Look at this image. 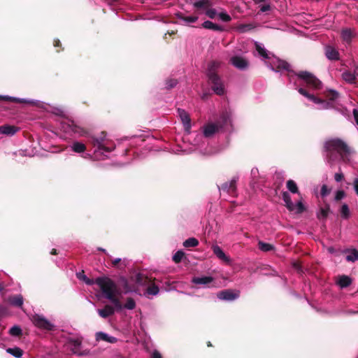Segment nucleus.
Segmentation results:
<instances>
[{"mask_svg": "<svg viewBox=\"0 0 358 358\" xmlns=\"http://www.w3.org/2000/svg\"><path fill=\"white\" fill-rule=\"evenodd\" d=\"M231 112L229 110H226L222 113L217 123L211 122L204 125L203 127V135L197 134L196 136V150H198L199 152L203 155H212L213 153L212 151L207 150L206 149L203 150L199 143L202 140L203 136L206 138L212 137L216 132L219 131L220 129L226 127L228 124H231Z\"/></svg>", "mask_w": 358, "mask_h": 358, "instance_id": "1", "label": "nucleus"}, {"mask_svg": "<svg viewBox=\"0 0 358 358\" xmlns=\"http://www.w3.org/2000/svg\"><path fill=\"white\" fill-rule=\"evenodd\" d=\"M326 157L329 162L338 159L344 162L350 161V150L347 145L341 140L333 138L327 141L324 143Z\"/></svg>", "mask_w": 358, "mask_h": 358, "instance_id": "2", "label": "nucleus"}, {"mask_svg": "<svg viewBox=\"0 0 358 358\" xmlns=\"http://www.w3.org/2000/svg\"><path fill=\"white\" fill-rule=\"evenodd\" d=\"M255 48L258 54L264 59H267L269 61L266 62V64L272 70L278 72L280 70L283 69L288 71V77L289 82H292L294 76L292 74L289 69V64L285 61L280 60L274 57L270 52L265 48L263 44L255 42Z\"/></svg>", "mask_w": 358, "mask_h": 358, "instance_id": "3", "label": "nucleus"}, {"mask_svg": "<svg viewBox=\"0 0 358 358\" xmlns=\"http://www.w3.org/2000/svg\"><path fill=\"white\" fill-rule=\"evenodd\" d=\"M92 143L93 146L96 148L94 150L96 157H98L99 155L110 153L115 148L114 142L109 139L104 132L93 136Z\"/></svg>", "mask_w": 358, "mask_h": 358, "instance_id": "4", "label": "nucleus"}, {"mask_svg": "<svg viewBox=\"0 0 358 358\" xmlns=\"http://www.w3.org/2000/svg\"><path fill=\"white\" fill-rule=\"evenodd\" d=\"M221 66V62L218 61H212L208 64V76L210 83L213 84V90L218 95H222L224 92V88L220 77L215 73V70Z\"/></svg>", "mask_w": 358, "mask_h": 358, "instance_id": "5", "label": "nucleus"}, {"mask_svg": "<svg viewBox=\"0 0 358 358\" xmlns=\"http://www.w3.org/2000/svg\"><path fill=\"white\" fill-rule=\"evenodd\" d=\"M95 283L100 287L104 297L107 299L120 294L115 283L108 278H98Z\"/></svg>", "mask_w": 358, "mask_h": 358, "instance_id": "6", "label": "nucleus"}, {"mask_svg": "<svg viewBox=\"0 0 358 358\" xmlns=\"http://www.w3.org/2000/svg\"><path fill=\"white\" fill-rule=\"evenodd\" d=\"M298 92L308 100L315 103L317 105V109L324 110L328 109L331 106V103L330 102L326 101L325 100L309 93L306 90L302 87L299 88Z\"/></svg>", "mask_w": 358, "mask_h": 358, "instance_id": "7", "label": "nucleus"}, {"mask_svg": "<svg viewBox=\"0 0 358 358\" xmlns=\"http://www.w3.org/2000/svg\"><path fill=\"white\" fill-rule=\"evenodd\" d=\"M31 320L34 325L40 329L52 331L55 327L52 322L42 315L34 314Z\"/></svg>", "mask_w": 358, "mask_h": 358, "instance_id": "8", "label": "nucleus"}, {"mask_svg": "<svg viewBox=\"0 0 358 358\" xmlns=\"http://www.w3.org/2000/svg\"><path fill=\"white\" fill-rule=\"evenodd\" d=\"M296 76L303 80L309 87L313 90H318L322 86L320 80L310 72L300 71Z\"/></svg>", "mask_w": 358, "mask_h": 358, "instance_id": "9", "label": "nucleus"}, {"mask_svg": "<svg viewBox=\"0 0 358 358\" xmlns=\"http://www.w3.org/2000/svg\"><path fill=\"white\" fill-rule=\"evenodd\" d=\"M81 343L82 341L79 338H69L66 345L73 354L79 356L87 355L89 354V351L85 350L81 351Z\"/></svg>", "mask_w": 358, "mask_h": 358, "instance_id": "10", "label": "nucleus"}, {"mask_svg": "<svg viewBox=\"0 0 358 358\" xmlns=\"http://www.w3.org/2000/svg\"><path fill=\"white\" fill-rule=\"evenodd\" d=\"M61 126L62 129L66 133H72L78 136H83L84 134V130L80 126L77 125L76 123L73 120H64L61 123Z\"/></svg>", "mask_w": 358, "mask_h": 358, "instance_id": "11", "label": "nucleus"}, {"mask_svg": "<svg viewBox=\"0 0 358 358\" xmlns=\"http://www.w3.org/2000/svg\"><path fill=\"white\" fill-rule=\"evenodd\" d=\"M282 199L285 203L286 207L290 211H296L297 213H301L304 210V206L302 201H298L296 203H294L292 201L291 196L287 192L282 193Z\"/></svg>", "mask_w": 358, "mask_h": 358, "instance_id": "12", "label": "nucleus"}, {"mask_svg": "<svg viewBox=\"0 0 358 358\" xmlns=\"http://www.w3.org/2000/svg\"><path fill=\"white\" fill-rule=\"evenodd\" d=\"M217 298L220 300L231 301L238 298L239 292L226 289L217 293Z\"/></svg>", "mask_w": 358, "mask_h": 358, "instance_id": "13", "label": "nucleus"}, {"mask_svg": "<svg viewBox=\"0 0 358 358\" xmlns=\"http://www.w3.org/2000/svg\"><path fill=\"white\" fill-rule=\"evenodd\" d=\"M213 281L214 278L213 277L206 275L194 277L192 280V283L203 287H210V284L213 282Z\"/></svg>", "mask_w": 358, "mask_h": 358, "instance_id": "14", "label": "nucleus"}, {"mask_svg": "<svg viewBox=\"0 0 358 358\" xmlns=\"http://www.w3.org/2000/svg\"><path fill=\"white\" fill-rule=\"evenodd\" d=\"M178 115L185 127L186 131H189L191 128V120L189 114L183 109H178Z\"/></svg>", "mask_w": 358, "mask_h": 358, "instance_id": "15", "label": "nucleus"}, {"mask_svg": "<svg viewBox=\"0 0 358 358\" xmlns=\"http://www.w3.org/2000/svg\"><path fill=\"white\" fill-rule=\"evenodd\" d=\"M230 62L233 66L241 70L246 69L248 66V62L241 57H233L231 58Z\"/></svg>", "mask_w": 358, "mask_h": 358, "instance_id": "16", "label": "nucleus"}, {"mask_svg": "<svg viewBox=\"0 0 358 358\" xmlns=\"http://www.w3.org/2000/svg\"><path fill=\"white\" fill-rule=\"evenodd\" d=\"M236 181H237V179L233 178L230 181L224 183L223 185H222V186L220 187H219V189H220V190L227 192V193L233 194L236 192Z\"/></svg>", "mask_w": 358, "mask_h": 358, "instance_id": "17", "label": "nucleus"}, {"mask_svg": "<svg viewBox=\"0 0 358 358\" xmlns=\"http://www.w3.org/2000/svg\"><path fill=\"white\" fill-rule=\"evenodd\" d=\"M96 341H102L108 343H115L117 341L115 337L110 336L109 334L102 331L96 333Z\"/></svg>", "mask_w": 358, "mask_h": 358, "instance_id": "18", "label": "nucleus"}, {"mask_svg": "<svg viewBox=\"0 0 358 358\" xmlns=\"http://www.w3.org/2000/svg\"><path fill=\"white\" fill-rule=\"evenodd\" d=\"M212 249H213V253L216 255V257L218 259H220L222 261L227 262V263L230 262L229 257L225 255V253L224 252V251L222 250V248L220 246H218L217 245H213Z\"/></svg>", "mask_w": 358, "mask_h": 358, "instance_id": "19", "label": "nucleus"}, {"mask_svg": "<svg viewBox=\"0 0 358 358\" xmlns=\"http://www.w3.org/2000/svg\"><path fill=\"white\" fill-rule=\"evenodd\" d=\"M97 313L102 318H107L115 313V308L110 305H106L103 308L98 309Z\"/></svg>", "mask_w": 358, "mask_h": 358, "instance_id": "20", "label": "nucleus"}, {"mask_svg": "<svg viewBox=\"0 0 358 358\" xmlns=\"http://www.w3.org/2000/svg\"><path fill=\"white\" fill-rule=\"evenodd\" d=\"M357 70H358V69L356 68L354 70V72H351L350 71H345L342 73L343 79L345 81L348 82V83H355L356 77H357V76H358Z\"/></svg>", "mask_w": 358, "mask_h": 358, "instance_id": "21", "label": "nucleus"}, {"mask_svg": "<svg viewBox=\"0 0 358 358\" xmlns=\"http://www.w3.org/2000/svg\"><path fill=\"white\" fill-rule=\"evenodd\" d=\"M344 253L347 254L345 257L348 262H355L358 260V250L355 248L346 249L343 251Z\"/></svg>", "mask_w": 358, "mask_h": 358, "instance_id": "22", "label": "nucleus"}, {"mask_svg": "<svg viewBox=\"0 0 358 358\" xmlns=\"http://www.w3.org/2000/svg\"><path fill=\"white\" fill-rule=\"evenodd\" d=\"M326 57L331 60H338L339 59V53L337 50L331 46H327L325 49Z\"/></svg>", "mask_w": 358, "mask_h": 358, "instance_id": "23", "label": "nucleus"}, {"mask_svg": "<svg viewBox=\"0 0 358 358\" xmlns=\"http://www.w3.org/2000/svg\"><path fill=\"white\" fill-rule=\"evenodd\" d=\"M17 128L10 125H3L0 127V133L6 135H13L17 131Z\"/></svg>", "mask_w": 358, "mask_h": 358, "instance_id": "24", "label": "nucleus"}, {"mask_svg": "<svg viewBox=\"0 0 358 358\" xmlns=\"http://www.w3.org/2000/svg\"><path fill=\"white\" fill-rule=\"evenodd\" d=\"M351 278L347 275H341L338 278L337 284L341 287L345 288L351 284Z\"/></svg>", "mask_w": 358, "mask_h": 358, "instance_id": "25", "label": "nucleus"}, {"mask_svg": "<svg viewBox=\"0 0 358 358\" xmlns=\"http://www.w3.org/2000/svg\"><path fill=\"white\" fill-rule=\"evenodd\" d=\"M8 301L11 305L17 307H21L23 304V298L20 294L10 297Z\"/></svg>", "mask_w": 358, "mask_h": 358, "instance_id": "26", "label": "nucleus"}, {"mask_svg": "<svg viewBox=\"0 0 358 358\" xmlns=\"http://www.w3.org/2000/svg\"><path fill=\"white\" fill-rule=\"evenodd\" d=\"M341 37L343 41L349 43L353 37V33L350 29H343L341 31Z\"/></svg>", "mask_w": 358, "mask_h": 358, "instance_id": "27", "label": "nucleus"}, {"mask_svg": "<svg viewBox=\"0 0 358 358\" xmlns=\"http://www.w3.org/2000/svg\"><path fill=\"white\" fill-rule=\"evenodd\" d=\"M0 99L6 101H10L13 102H17V103H32L33 101L31 100H27L24 99H19L17 97L13 96H0Z\"/></svg>", "mask_w": 358, "mask_h": 358, "instance_id": "28", "label": "nucleus"}, {"mask_svg": "<svg viewBox=\"0 0 358 358\" xmlns=\"http://www.w3.org/2000/svg\"><path fill=\"white\" fill-rule=\"evenodd\" d=\"M71 150L77 153H82L84 152L86 150V147L85 144L80 143V142H74L71 146Z\"/></svg>", "mask_w": 358, "mask_h": 358, "instance_id": "29", "label": "nucleus"}, {"mask_svg": "<svg viewBox=\"0 0 358 358\" xmlns=\"http://www.w3.org/2000/svg\"><path fill=\"white\" fill-rule=\"evenodd\" d=\"M6 352L16 358H20L23 355L22 350L18 347L7 348Z\"/></svg>", "mask_w": 358, "mask_h": 358, "instance_id": "30", "label": "nucleus"}, {"mask_svg": "<svg viewBox=\"0 0 358 358\" xmlns=\"http://www.w3.org/2000/svg\"><path fill=\"white\" fill-rule=\"evenodd\" d=\"M209 0H199L194 1L192 3L195 8L200 9H207L209 6Z\"/></svg>", "mask_w": 358, "mask_h": 358, "instance_id": "31", "label": "nucleus"}, {"mask_svg": "<svg viewBox=\"0 0 358 358\" xmlns=\"http://www.w3.org/2000/svg\"><path fill=\"white\" fill-rule=\"evenodd\" d=\"M287 188L290 192L300 195V193L298 191V187L294 180H289L287 182Z\"/></svg>", "mask_w": 358, "mask_h": 358, "instance_id": "32", "label": "nucleus"}, {"mask_svg": "<svg viewBox=\"0 0 358 358\" xmlns=\"http://www.w3.org/2000/svg\"><path fill=\"white\" fill-rule=\"evenodd\" d=\"M159 287L155 285H152L147 288L145 295L148 297L150 295L155 296L159 293Z\"/></svg>", "mask_w": 358, "mask_h": 358, "instance_id": "33", "label": "nucleus"}, {"mask_svg": "<svg viewBox=\"0 0 358 358\" xmlns=\"http://www.w3.org/2000/svg\"><path fill=\"white\" fill-rule=\"evenodd\" d=\"M259 249L263 252L271 251L274 249V246L271 244L264 243L263 241H259L258 243Z\"/></svg>", "mask_w": 358, "mask_h": 358, "instance_id": "34", "label": "nucleus"}, {"mask_svg": "<svg viewBox=\"0 0 358 358\" xmlns=\"http://www.w3.org/2000/svg\"><path fill=\"white\" fill-rule=\"evenodd\" d=\"M199 245V241L195 238H189L183 243V246L185 248L196 247Z\"/></svg>", "mask_w": 358, "mask_h": 358, "instance_id": "35", "label": "nucleus"}, {"mask_svg": "<svg viewBox=\"0 0 358 358\" xmlns=\"http://www.w3.org/2000/svg\"><path fill=\"white\" fill-rule=\"evenodd\" d=\"M202 25L203 28L207 29L221 30V28L219 25L212 22L211 21H205Z\"/></svg>", "mask_w": 358, "mask_h": 358, "instance_id": "36", "label": "nucleus"}, {"mask_svg": "<svg viewBox=\"0 0 358 358\" xmlns=\"http://www.w3.org/2000/svg\"><path fill=\"white\" fill-rule=\"evenodd\" d=\"M108 300L114 305V308L117 310H121L124 308L123 306L120 303V300L116 297V295L112 296V298L108 299Z\"/></svg>", "mask_w": 358, "mask_h": 358, "instance_id": "37", "label": "nucleus"}, {"mask_svg": "<svg viewBox=\"0 0 358 358\" xmlns=\"http://www.w3.org/2000/svg\"><path fill=\"white\" fill-rule=\"evenodd\" d=\"M254 28L255 26L252 24H241L237 27V30L239 32L244 33Z\"/></svg>", "mask_w": 358, "mask_h": 358, "instance_id": "38", "label": "nucleus"}, {"mask_svg": "<svg viewBox=\"0 0 358 358\" xmlns=\"http://www.w3.org/2000/svg\"><path fill=\"white\" fill-rule=\"evenodd\" d=\"M78 279L83 280L87 285H91L94 284V280L89 279L83 272H79L76 274Z\"/></svg>", "mask_w": 358, "mask_h": 358, "instance_id": "39", "label": "nucleus"}, {"mask_svg": "<svg viewBox=\"0 0 358 358\" xmlns=\"http://www.w3.org/2000/svg\"><path fill=\"white\" fill-rule=\"evenodd\" d=\"M123 307L127 310H133L136 308V302L132 298H127Z\"/></svg>", "mask_w": 358, "mask_h": 358, "instance_id": "40", "label": "nucleus"}, {"mask_svg": "<svg viewBox=\"0 0 358 358\" xmlns=\"http://www.w3.org/2000/svg\"><path fill=\"white\" fill-rule=\"evenodd\" d=\"M341 217L344 219H348L350 216V210L348 206L344 203L341 208Z\"/></svg>", "mask_w": 358, "mask_h": 358, "instance_id": "41", "label": "nucleus"}, {"mask_svg": "<svg viewBox=\"0 0 358 358\" xmlns=\"http://www.w3.org/2000/svg\"><path fill=\"white\" fill-rule=\"evenodd\" d=\"M121 281L122 282V287H123V289H124V294H127V293L132 292L135 291L134 289L131 288L129 285L128 282H127V280L125 278H122Z\"/></svg>", "mask_w": 358, "mask_h": 358, "instance_id": "42", "label": "nucleus"}, {"mask_svg": "<svg viewBox=\"0 0 358 358\" xmlns=\"http://www.w3.org/2000/svg\"><path fill=\"white\" fill-rule=\"evenodd\" d=\"M185 253L182 250L177 251L173 256V260L176 263H179L183 258Z\"/></svg>", "mask_w": 358, "mask_h": 358, "instance_id": "43", "label": "nucleus"}, {"mask_svg": "<svg viewBox=\"0 0 358 358\" xmlns=\"http://www.w3.org/2000/svg\"><path fill=\"white\" fill-rule=\"evenodd\" d=\"M10 335L14 336H18L22 334V329L18 326H13L9 330Z\"/></svg>", "mask_w": 358, "mask_h": 358, "instance_id": "44", "label": "nucleus"}, {"mask_svg": "<svg viewBox=\"0 0 358 358\" xmlns=\"http://www.w3.org/2000/svg\"><path fill=\"white\" fill-rule=\"evenodd\" d=\"M326 96L330 101H334L338 97V93L335 90H329Z\"/></svg>", "mask_w": 358, "mask_h": 358, "instance_id": "45", "label": "nucleus"}, {"mask_svg": "<svg viewBox=\"0 0 358 358\" xmlns=\"http://www.w3.org/2000/svg\"><path fill=\"white\" fill-rule=\"evenodd\" d=\"M206 15L211 18V19H213L215 17V16L217 15V12H216V10L214 9V8H209V9H207L206 11Z\"/></svg>", "mask_w": 358, "mask_h": 358, "instance_id": "46", "label": "nucleus"}, {"mask_svg": "<svg viewBox=\"0 0 358 358\" xmlns=\"http://www.w3.org/2000/svg\"><path fill=\"white\" fill-rule=\"evenodd\" d=\"M345 196V193L343 190H338L335 194V200L340 201Z\"/></svg>", "mask_w": 358, "mask_h": 358, "instance_id": "47", "label": "nucleus"}, {"mask_svg": "<svg viewBox=\"0 0 358 358\" xmlns=\"http://www.w3.org/2000/svg\"><path fill=\"white\" fill-rule=\"evenodd\" d=\"M177 85V80L176 79H169L166 83V87L171 89Z\"/></svg>", "mask_w": 358, "mask_h": 358, "instance_id": "48", "label": "nucleus"}, {"mask_svg": "<svg viewBox=\"0 0 358 358\" xmlns=\"http://www.w3.org/2000/svg\"><path fill=\"white\" fill-rule=\"evenodd\" d=\"M219 17L224 22H229L231 19L229 15L223 12L219 13Z\"/></svg>", "mask_w": 358, "mask_h": 358, "instance_id": "49", "label": "nucleus"}, {"mask_svg": "<svg viewBox=\"0 0 358 358\" xmlns=\"http://www.w3.org/2000/svg\"><path fill=\"white\" fill-rule=\"evenodd\" d=\"M330 192V190L328 189L326 185H323L321 188V196L322 197L327 196Z\"/></svg>", "mask_w": 358, "mask_h": 358, "instance_id": "50", "label": "nucleus"}, {"mask_svg": "<svg viewBox=\"0 0 358 358\" xmlns=\"http://www.w3.org/2000/svg\"><path fill=\"white\" fill-rule=\"evenodd\" d=\"M198 20V17L196 16H187L183 17V20L188 23L195 22Z\"/></svg>", "mask_w": 358, "mask_h": 358, "instance_id": "51", "label": "nucleus"}, {"mask_svg": "<svg viewBox=\"0 0 358 358\" xmlns=\"http://www.w3.org/2000/svg\"><path fill=\"white\" fill-rule=\"evenodd\" d=\"M260 11L264 13L271 10V5L268 3L259 6Z\"/></svg>", "mask_w": 358, "mask_h": 358, "instance_id": "52", "label": "nucleus"}, {"mask_svg": "<svg viewBox=\"0 0 358 358\" xmlns=\"http://www.w3.org/2000/svg\"><path fill=\"white\" fill-rule=\"evenodd\" d=\"M53 113L59 116H64L65 115V112L62 108H55L53 110Z\"/></svg>", "mask_w": 358, "mask_h": 358, "instance_id": "53", "label": "nucleus"}, {"mask_svg": "<svg viewBox=\"0 0 358 358\" xmlns=\"http://www.w3.org/2000/svg\"><path fill=\"white\" fill-rule=\"evenodd\" d=\"M343 178H344V176L341 172L336 173L334 175V179L336 182H341L343 179Z\"/></svg>", "mask_w": 358, "mask_h": 358, "instance_id": "54", "label": "nucleus"}, {"mask_svg": "<svg viewBox=\"0 0 358 358\" xmlns=\"http://www.w3.org/2000/svg\"><path fill=\"white\" fill-rule=\"evenodd\" d=\"M353 187H354V189L357 194V195L358 196V178H355L353 181Z\"/></svg>", "mask_w": 358, "mask_h": 358, "instance_id": "55", "label": "nucleus"}, {"mask_svg": "<svg viewBox=\"0 0 358 358\" xmlns=\"http://www.w3.org/2000/svg\"><path fill=\"white\" fill-rule=\"evenodd\" d=\"M152 358H162V357L159 351L154 350L152 354Z\"/></svg>", "mask_w": 358, "mask_h": 358, "instance_id": "56", "label": "nucleus"}, {"mask_svg": "<svg viewBox=\"0 0 358 358\" xmlns=\"http://www.w3.org/2000/svg\"><path fill=\"white\" fill-rule=\"evenodd\" d=\"M353 115H354L355 122L358 125V110L357 109L353 110Z\"/></svg>", "mask_w": 358, "mask_h": 358, "instance_id": "57", "label": "nucleus"}, {"mask_svg": "<svg viewBox=\"0 0 358 358\" xmlns=\"http://www.w3.org/2000/svg\"><path fill=\"white\" fill-rule=\"evenodd\" d=\"M120 262H121L120 258L114 259L113 260V266H117L118 263H120Z\"/></svg>", "mask_w": 358, "mask_h": 358, "instance_id": "58", "label": "nucleus"}, {"mask_svg": "<svg viewBox=\"0 0 358 358\" xmlns=\"http://www.w3.org/2000/svg\"><path fill=\"white\" fill-rule=\"evenodd\" d=\"M256 3H266L268 0H254Z\"/></svg>", "mask_w": 358, "mask_h": 358, "instance_id": "59", "label": "nucleus"}, {"mask_svg": "<svg viewBox=\"0 0 358 358\" xmlns=\"http://www.w3.org/2000/svg\"><path fill=\"white\" fill-rule=\"evenodd\" d=\"M136 278H137V281H138V282L141 284V282H140V280H141V274H138V275H136Z\"/></svg>", "mask_w": 358, "mask_h": 358, "instance_id": "60", "label": "nucleus"}, {"mask_svg": "<svg viewBox=\"0 0 358 358\" xmlns=\"http://www.w3.org/2000/svg\"><path fill=\"white\" fill-rule=\"evenodd\" d=\"M60 41L59 40L55 41V46H59Z\"/></svg>", "mask_w": 358, "mask_h": 358, "instance_id": "61", "label": "nucleus"}, {"mask_svg": "<svg viewBox=\"0 0 358 358\" xmlns=\"http://www.w3.org/2000/svg\"><path fill=\"white\" fill-rule=\"evenodd\" d=\"M51 254L52 255H56L57 254L56 250L55 249H52V250L51 251Z\"/></svg>", "mask_w": 358, "mask_h": 358, "instance_id": "62", "label": "nucleus"}, {"mask_svg": "<svg viewBox=\"0 0 358 358\" xmlns=\"http://www.w3.org/2000/svg\"><path fill=\"white\" fill-rule=\"evenodd\" d=\"M294 266L296 267V269H299L300 266L297 264V263H295Z\"/></svg>", "mask_w": 358, "mask_h": 358, "instance_id": "63", "label": "nucleus"}, {"mask_svg": "<svg viewBox=\"0 0 358 358\" xmlns=\"http://www.w3.org/2000/svg\"><path fill=\"white\" fill-rule=\"evenodd\" d=\"M352 313H358V310L354 312H352Z\"/></svg>", "mask_w": 358, "mask_h": 358, "instance_id": "64", "label": "nucleus"}]
</instances>
